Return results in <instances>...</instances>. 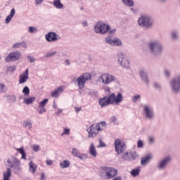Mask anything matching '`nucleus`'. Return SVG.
I'll use <instances>...</instances> for the list:
<instances>
[{
	"mask_svg": "<svg viewBox=\"0 0 180 180\" xmlns=\"http://www.w3.org/2000/svg\"><path fill=\"white\" fill-rule=\"evenodd\" d=\"M7 165L8 167L3 172L2 180H11V176H12V169L14 174H16L17 175H19L22 172V163L20 160L16 158V157L12 156L8 158L7 160Z\"/></svg>",
	"mask_w": 180,
	"mask_h": 180,
	"instance_id": "nucleus-1",
	"label": "nucleus"
},
{
	"mask_svg": "<svg viewBox=\"0 0 180 180\" xmlns=\"http://www.w3.org/2000/svg\"><path fill=\"white\" fill-rule=\"evenodd\" d=\"M148 47L154 57H160L164 51V45H162V42L158 39H153L149 41Z\"/></svg>",
	"mask_w": 180,
	"mask_h": 180,
	"instance_id": "nucleus-2",
	"label": "nucleus"
},
{
	"mask_svg": "<svg viewBox=\"0 0 180 180\" xmlns=\"http://www.w3.org/2000/svg\"><path fill=\"white\" fill-rule=\"evenodd\" d=\"M138 25L143 29H153L154 20L150 15L142 14L137 20Z\"/></svg>",
	"mask_w": 180,
	"mask_h": 180,
	"instance_id": "nucleus-3",
	"label": "nucleus"
},
{
	"mask_svg": "<svg viewBox=\"0 0 180 180\" xmlns=\"http://www.w3.org/2000/svg\"><path fill=\"white\" fill-rule=\"evenodd\" d=\"M91 79H92V75H91V73H84L77 79H74L75 85H77L79 89H84V88H85V84H86L88 81H91Z\"/></svg>",
	"mask_w": 180,
	"mask_h": 180,
	"instance_id": "nucleus-4",
	"label": "nucleus"
},
{
	"mask_svg": "<svg viewBox=\"0 0 180 180\" xmlns=\"http://www.w3.org/2000/svg\"><path fill=\"white\" fill-rule=\"evenodd\" d=\"M94 30L97 34H106L110 30V25L107 22L98 21L94 25Z\"/></svg>",
	"mask_w": 180,
	"mask_h": 180,
	"instance_id": "nucleus-5",
	"label": "nucleus"
},
{
	"mask_svg": "<svg viewBox=\"0 0 180 180\" xmlns=\"http://www.w3.org/2000/svg\"><path fill=\"white\" fill-rule=\"evenodd\" d=\"M115 81H116V76L108 72L101 74L97 79L98 82H101L104 85H109Z\"/></svg>",
	"mask_w": 180,
	"mask_h": 180,
	"instance_id": "nucleus-6",
	"label": "nucleus"
},
{
	"mask_svg": "<svg viewBox=\"0 0 180 180\" xmlns=\"http://www.w3.org/2000/svg\"><path fill=\"white\" fill-rule=\"evenodd\" d=\"M143 112L145 119L147 120H154L155 119V112L153 106L145 104L143 105Z\"/></svg>",
	"mask_w": 180,
	"mask_h": 180,
	"instance_id": "nucleus-7",
	"label": "nucleus"
},
{
	"mask_svg": "<svg viewBox=\"0 0 180 180\" xmlns=\"http://www.w3.org/2000/svg\"><path fill=\"white\" fill-rule=\"evenodd\" d=\"M171 156L167 155L162 158L157 164V169L158 171H165L167 168H168V165H169V162H171Z\"/></svg>",
	"mask_w": 180,
	"mask_h": 180,
	"instance_id": "nucleus-8",
	"label": "nucleus"
},
{
	"mask_svg": "<svg viewBox=\"0 0 180 180\" xmlns=\"http://www.w3.org/2000/svg\"><path fill=\"white\" fill-rule=\"evenodd\" d=\"M105 42L106 44L112 46V47H122V46H123L122 39L117 37L113 38L110 35H108L105 38Z\"/></svg>",
	"mask_w": 180,
	"mask_h": 180,
	"instance_id": "nucleus-9",
	"label": "nucleus"
},
{
	"mask_svg": "<svg viewBox=\"0 0 180 180\" xmlns=\"http://www.w3.org/2000/svg\"><path fill=\"white\" fill-rule=\"evenodd\" d=\"M169 86L174 94H179L180 92V73L176 77L172 79L169 82Z\"/></svg>",
	"mask_w": 180,
	"mask_h": 180,
	"instance_id": "nucleus-10",
	"label": "nucleus"
},
{
	"mask_svg": "<svg viewBox=\"0 0 180 180\" xmlns=\"http://www.w3.org/2000/svg\"><path fill=\"white\" fill-rule=\"evenodd\" d=\"M87 130L89 131L88 137L89 139H94V137H96V135H98L100 131L103 130V127H101V124L96 123L93 124L90 127V129H87Z\"/></svg>",
	"mask_w": 180,
	"mask_h": 180,
	"instance_id": "nucleus-11",
	"label": "nucleus"
},
{
	"mask_svg": "<svg viewBox=\"0 0 180 180\" xmlns=\"http://www.w3.org/2000/svg\"><path fill=\"white\" fill-rule=\"evenodd\" d=\"M114 147L115 149V153H117L118 155L122 154V153L126 151V143H124V141L122 139H115L114 142Z\"/></svg>",
	"mask_w": 180,
	"mask_h": 180,
	"instance_id": "nucleus-12",
	"label": "nucleus"
},
{
	"mask_svg": "<svg viewBox=\"0 0 180 180\" xmlns=\"http://www.w3.org/2000/svg\"><path fill=\"white\" fill-rule=\"evenodd\" d=\"M117 58L118 64H120L123 68H126L127 70H129V68H130V62L123 53L119 52L117 54Z\"/></svg>",
	"mask_w": 180,
	"mask_h": 180,
	"instance_id": "nucleus-13",
	"label": "nucleus"
},
{
	"mask_svg": "<svg viewBox=\"0 0 180 180\" xmlns=\"http://www.w3.org/2000/svg\"><path fill=\"white\" fill-rule=\"evenodd\" d=\"M101 170L105 174L108 179H112V178H115L117 175V170L113 167L103 166L101 167Z\"/></svg>",
	"mask_w": 180,
	"mask_h": 180,
	"instance_id": "nucleus-14",
	"label": "nucleus"
},
{
	"mask_svg": "<svg viewBox=\"0 0 180 180\" xmlns=\"http://www.w3.org/2000/svg\"><path fill=\"white\" fill-rule=\"evenodd\" d=\"M110 99L111 101V105L119 106V105L123 102V94L118 93L115 95V93H112L110 95Z\"/></svg>",
	"mask_w": 180,
	"mask_h": 180,
	"instance_id": "nucleus-15",
	"label": "nucleus"
},
{
	"mask_svg": "<svg viewBox=\"0 0 180 180\" xmlns=\"http://www.w3.org/2000/svg\"><path fill=\"white\" fill-rule=\"evenodd\" d=\"M22 58V52L19 51L11 52L6 57V63H11L12 61H18Z\"/></svg>",
	"mask_w": 180,
	"mask_h": 180,
	"instance_id": "nucleus-16",
	"label": "nucleus"
},
{
	"mask_svg": "<svg viewBox=\"0 0 180 180\" xmlns=\"http://www.w3.org/2000/svg\"><path fill=\"white\" fill-rule=\"evenodd\" d=\"M45 39L48 43H51L53 41H58V40H61V37L54 32H49L45 34Z\"/></svg>",
	"mask_w": 180,
	"mask_h": 180,
	"instance_id": "nucleus-17",
	"label": "nucleus"
},
{
	"mask_svg": "<svg viewBox=\"0 0 180 180\" xmlns=\"http://www.w3.org/2000/svg\"><path fill=\"white\" fill-rule=\"evenodd\" d=\"M72 155L73 157H76V158H79V160H86V158H88V155L81 153L77 148H73L72 149Z\"/></svg>",
	"mask_w": 180,
	"mask_h": 180,
	"instance_id": "nucleus-18",
	"label": "nucleus"
},
{
	"mask_svg": "<svg viewBox=\"0 0 180 180\" xmlns=\"http://www.w3.org/2000/svg\"><path fill=\"white\" fill-rule=\"evenodd\" d=\"M98 104L101 108H106V106H109V105H112V102L110 101V96H105L98 100Z\"/></svg>",
	"mask_w": 180,
	"mask_h": 180,
	"instance_id": "nucleus-19",
	"label": "nucleus"
},
{
	"mask_svg": "<svg viewBox=\"0 0 180 180\" xmlns=\"http://www.w3.org/2000/svg\"><path fill=\"white\" fill-rule=\"evenodd\" d=\"M64 89H65V87L64 86H60L56 89H55L51 93V96L52 98H60V95L64 92Z\"/></svg>",
	"mask_w": 180,
	"mask_h": 180,
	"instance_id": "nucleus-20",
	"label": "nucleus"
},
{
	"mask_svg": "<svg viewBox=\"0 0 180 180\" xmlns=\"http://www.w3.org/2000/svg\"><path fill=\"white\" fill-rule=\"evenodd\" d=\"M139 76H140V78H141L142 82L146 84V85H149L150 79L148 78V75H147V72H146V70H144L143 69L140 70H139Z\"/></svg>",
	"mask_w": 180,
	"mask_h": 180,
	"instance_id": "nucleus-21",
	"label": "nucleus"
},
{
	"mask_svg": "<svg viewBox=\"0 0 180 180\" xmlns=\"http://www.w3.org/2000/svg\"><path fill=\"white\" fill-rule=\"evenodd\" d=\"M27 79H29V69H26L25 71L20 75L19 76V84H25L27 82Z\"/></svg>",
	"mask_w": 180,
	"mask_h": 180,
	"instance_id": "nucleus-22",
	"label": "nucleus"
},
{
	"mask_svg": "<svg viewBox=\"0 0 180 180\" xmlns=\"http://www.w3.org/2000/svg\"><path fill=\"white\" fill-rule=\"evenodd\" d=\"M16 15V10L15 8H13L10 12V14L6 18L5 23L6 25H9L11 23V20L13 19V17Z\"/></svg>",
	"mask_w": 180,
	"mask_h": 180,
	"instance_id": "nucleus-23",
	"label": "nucleus"
},
{
	"mask_svg": "<svg viewBox=\"0 0 180 180\" xmlns=\"http://www.w3.org/2000/svg\"><path fill=\"white\" fill-rule=\"evenodd\" d=\"M28 167V171L30 174H36V171H37V165L34 164L33 161H30Z\"/></svg>",
	"mask_w": 180,
	"mask_h": 180,
	"instance_id": "nucleus-24",
	"label": "nucleus"
},
{
	"mask_svg": "<svg viewBox=\"0 0 180 180\" xmlns=\"http://www.w3.org/2000/svg\"><path fill=\"white\" fill-rule=\"evenodd\" d=\"M151 160H153V154L148 155L147 156L141 158V165H147V164H148Z\"/></svg>",
	"mask_w": 180,
	"mask_h": 180,
	"instance_id": "nucleus-25",
	"label": "nucleus"
},
{
	"mask_svg": "<svg viewBox=\"0 0 180 180\" xmlns=\"http://www.w3.org/2000/svg\"><path fill=\"white\" fill-rule=\"evenodd\" d=\"M89 153L92 157H96L98 155V152L96 151V148L94 143H91L89 147Z\"/></svg>",
	"mask_w": 180,
	"mask_h": 180,
	"instance_id": "nucleus-26",
	"label": "nucleus"
},
{
	"mask_svg": "<svg viewBox=\"0 0 180 180\" xmlns=\"http://www.w3.org/2000/svg\"><path fill=\"white\" fill-rule=\"evenodd\" d=\"M20 47H22V49H27V44H26L25 41H20L12 45V49H20Z\"/></svg>",
	"mask_w": 180,
	"mask_h": 180,
	"instance_id": "nucleus-27",
	"label": "nucleus"
},
{
	"mask_svg": "<svg viewBox=\"0 0 180 180\" xmlns=\"http://www.w3.org/2000/svg\"><path fill=\"white\" fill-rule=\"evenodd\" d=\"M22 126L25 129H27L28 130H32L33 127V124H32V121L30 120H24L22 122Z\"/></svg>",
	"mask_w": 180,
	"mask_h": 180,
	"instance_id": "nucleus-28",
	"label": "nucleus"
},
{
	"mask_svg": "<svg viewBox=\"0 0 180 180\" xmlns=\"http://www.w3.org/2000/svg\"><path fill=\"white\" fill-rule=\"evenodd\" d=\"M53 5L56 9H64V4L61 3V0H54Z\"/></svg>",
	"mask_w": 180,
	"mask_h": 180,
	"instance_id": "nucleus-29",
	"label": "nucleus"
},
{
	"mask_svg": "<svg viewBox=\"0 0 180 180\" xmlns=\"http://www.w3.org/2000/svg\"><path fill=\"white\" fill-rule=\"evenodd\" d=\"M140 171H141V169L140 167H138L136 169H133L130 172V174L132 176H134V178H136V176H139V175H140Z\"/></svg>",
	"mask_w": 180,
	"mask_h": 180,
	"instance_id": "nucleus-30",
	"label": "nucleus"
},
{
	"mask_svg": "<svg viewBox=\"0 0 180 180\" xmlns=\"http://www.w3.org/2000/svg\"><path fill=\"white\" fill-rule=\"evenodd\" d=\"M36 101V97L24 98L23 102L25 105H32Z\"/></svg>",
	"mask_w": 180,
	"mask_h": 180,
	"instance_id": "nucleus-31",
	"label": "nucleus"
},
{
	"mask_svg": "<svg viewBox=\"0 0 180 180\" xmlns=\"http://www.w3.org/2000/svg\"><path fill=\"white\" fill-rule=\"evenodd\" d=\"M16 151H18L20 154H21V160H26V153L25 152V148L23 147L20 148H15Z\"/></svg>",
	"mask_w": 180,
	"mask_h": 180,
	"instance_id": "nucleus-32",
	"label": "nucleus"
},
{
	"mask_svg": "<svg viewBox=\"0 0 180 180\" xmlns=\"http://www.w3.org/2000/svg\"><path fill=\"white\" fill-rule=\"evenodd\" d=\"M122 4L125 5V6H128V8H133L134 6V1L133 0H121Z\"/></svg>",
	"mask_w": 180,
	"mask_h": 180,
	"instance_id": "nucleus-33",
	"label": "nucleus"
},
{
	"mask_svg": "<svg viewBox=\"0 0 180 180\" xmlns=\"http://www.w3.org/2000/svg\"><path fill=\"white\" fill-rule=\"evenodd\" d=\"M163 75L165 78H170L171 77V70L165 68L163 70Z\"/></svg>",
	"mask_w": 180,
	"mask_h": 180,
	"instance_id": "nucleus-34",
	"label": "nucleus"
},
{
	"mask_svg": "<svg viewBox=\"0 0 180 180\" xmlns=\"http://www.w3.org/2000/svg\"><path fill=\"white\" fill-rule=\"evenodd\" d=\"M122 160H124V161H130L131 160V158H130V153H125L122 155Z\"/></svg>",
	"mask_w": 180,
	"mask_h": 180,
	"instance_id": "nucleus-35",
	"label": "nucleus"
},
{
	"mask_svg": "<svg viewBox=\"0 0 180 180\" xmlns=\"http://www.w3.org/2000/svg\"><path fill=\"white\" fill-rule=\"evenodd\" d=\"M49 103V98H45L39 103L38 108H46V105Z\"/></svg>",
	"mask_w": 180,
	"mask_h": 180,
	"instance_id": "nucleus-36",
	"label": "nucleus"
},
{
	"mask_svg": "<svg viewBox=\"0 0 180 180\" xmlns=\"http://www.w3.org/2000/svg\"><path fill=\"white\" fill-rule=\"evenodd\" d=\"M60 165L62 168H68L70 167V161L69 160H63L60 163Z\"/></svg>",
	"mask_w": 180,
	"mask_h": 180,
	"instance_id": "nucleus-37",
	"label": "nucleus"
},
{
	"mask_svg": "<svg viewBox=\"0 0 180 180\" xmlns=\"http://www.w3.org/2000/svg\"><path fill=\"white\" fill-rule=\"evenodd\" d=\"M56 54H57V51H51L47 52L45 54V57L46 58H50V57H54V56H56Z\"/></svg>",
	"mask_w": 180,
	"mask_h": 180,
	"instance_id": "nucleus-38",
	"label": "nucleus"
},
{
	"mask_svg": "<svg viewBox=\"0 0 180 180\" xmlns=\"http://www.w3.org/2000/svg\"><path fill=\"white\" fill-rule=\"evenodd\" d=\"M22 94H24L25 96H29V94H30V89H29V86H25L23 88Z\"/></svg>",
	"mask_w": 180,
	"mask_h": 180,
	"instance_id": "nucleus-39",
	"label": "nucleus"
},
{
	"mask_svg": "<svg viewBox=\"0 0 180 180\" xmlns=\"http://www.w3.org/2000/svg\"><path fill=\"white\" fill-rule=\"evenodd\" d=\"M38 30L36 27H33V26H30L28 27V32L31 33V34H34V33H37Z\"/></svg>",
	"mask_w": 180,
	"mask_h": 180,
	"instance_id": "nucleus-40",
	"label": "nucleus"
},
{
	"mask_svg": "<svg viewBox=\"0 0 180 180\" xmlns=\"http://www.w3.org/2000/svg\"><path fill=\"white\" fill-rule=\"evenodd\" d=\"M8 91V87L4 84H0V94H5Z\"/></svg>",
	"mask_w": 180,
	"mask_h": 180,
	"instance_id": "nucleus-41",
	"label": "nucleus"
},
{
	"mask_svg": "<svg viewBox=\"0 0 180 180\" xmlns=\"http://www.w3.org/2000/svg\"><path fill=\"white\" fill-rule=\"evenodd\" d=\"M141 99V96H140V94H136L132 97L131 101L133 103H136L137 101H140Z\"/></svg>",
	"mask_w": 180,
	"mask_h": 180,
	"instance_id": "nucleus-42",
	"label": "nucleus"
},
{
	"mask_svg": "<svg viewBox=\"0 0 180 180\" xmlns=\"http://www.w3.org/2000/svg\"><path fill=\"white\" fill-rule=\"evenodd\" d=\"M153 88L156 89L157 91H161L162 86H161V84L158 82H155L153 84Z\"/></svg>",
	"mask_w": 180,
	"mask_h": 180,
	"instance_id": "nucleus-43",
	"label": "nucleus"
},
{
	"mask_svg": "<svg viewBox=\"0 0 180 180\" xmlns=\"http://www.w3.org/2000/svg\"><path fill=\"white\" fill-rule=\"evenodd\" d=\"M129 157H130L131 160H136V158H137V157H139V155L136 152H130Z\"/></svg>",
	"mask_w": 180,
	"mask_h": 180,
	"instance_id": "nucleus-44",
	"label": "nucleus"
},
{
	"mask_svg": "<svg viewBox=\"0 0 180 180\" xmlns=\"http://www.w3.org/2000/svg\"><path fill=\"white\" fill-rule=\"evenodd\" d=\"M61 136H70V129L64 127Z\"/></svg>",
	"mask_w": 180,
	"mask_h": 180,
	"instance_id": "nucleus-45",
	"label": "nucleus"
},
{
	"mask_svg": "<svg viewBox=\"0 0 180 180\" xmlns=\"http://www.w3.org/2000/svg\"><path fill=\"white\" fill-rule=\"evenodd\" d=\"M148 140L149 141V144L153 145L154 143H155V137L153 136H150L148 138Z\"/></svg>",
	"mask_w": 180,
	"mask_h": 180,
	"instance_id": "nucleus-46",
	"label": "nucleus"
},
{
	"mask_svg": "<svg viewBox=\"0 0 180 180\" xmlns=\"http://www.w3.org/2000/svg\"><path fill=\"white\" fill-rule=\"evenodd\" d=\"M39 108V110H38V113L39 115H43V113L46 112V107H38Z\"/></svg>",
	"mask_w": 180,
	"mask_h": 180,
	"instance_id": "nucleus-47",
	"label": "nucleus"
},
{
	"mask_svg": "<svg viewBox=\"0 0 180 180\" xmlns=\"http://www.w3.org/2000/svg\"><path fill=\"white\" fill-rule=\"evenodd\" d=\"M178 36H179V34L177 31H173L172 32V37L174 39V40H176V39H178Z\"/></svg>",
	"mask_w": 180,
	"mask_h": 180,
	"instance_id": "nucleus-48",
	"label": "nucleus"
},
{
	"mask_svg": "<svg viewBox=\"0 0 180 180\" xmlns=\"http://www.w3.org/2000/svg\"><path fill=\"white\" fill-rule=\"evenodd\" d=\"M16 70V66L15 65H11L7 68V71L8 72H13Z\"/></svg>",
	"mask_w": 180,
	"mask_h": 180,
	"instance_id": "nucleus-49",
	"label": "nucleus"
},
{
	"mask_svg": "<svg viewBox=\"0 0 180 180\" xmlns=\"http://www.w3.org/2000/svg\"><path fill=\"white\" fill-rule=\"evenodd\" d=\"M143 146H144V143H143V141L139 140L137 142L138 148H143Z\"/></svg>",
	"mask_w": 180,
	"mask_h": 180,
	"instance_id": "nucleus-50",
	"label": "nucleus"
},
{
	"mask_svg": "<svg viewBox=\"0 0 180 180\" xmlns=\"http://www.w3.org/2000/svg\"><path fill=\"white\" fill-rule=\"evenodd\" d=\"M32 148L35 153H37V151H40V146L39 145H33Z\"/></svg>",
	"mask_w": 180,
	"mask_h": 180,
	"instance_id": "nucleus-51",
	"label": "nucleus"
},
{
	"mask_svg": "<svg viewBox=\"0 0 180 180\" xmlns=\"http://www.w3.org/2000/svg\"><path fill=\"white\" fill-rule=\"evenodd\" d=\"M103 91H105V92H106L107 94H110V87L108 86H104L103 87Z\"/></svg>",
	"mask_w": 180,
	"mask_h": 180,
	"instance_id": "nucleus-52",
	"label": "nucleus"
},
{
	"mask_svg": "<svg viewBox=\"0 0 180 180\" xmlns=\"http://www.w3.org/2000/svg\"><path fill=\"white\" fill-rule=\"evenodd\" d=\"M130 11L134 13V15H137V13H139V10L133 7H130Z\"/></svg>",
	"mask_w": 180,
	"mask_h": 180,
	"instance_id": "nucleus-53",
	"label": "nucleus"
},
{
	"mask_svg": "<svg viewBox=\"0 0 180 180\" xmlns=\"http://www.w3.org/2000/svg\"><path fill=\"white\" fill-rule=\"evenodd\" d=\"M98 124H100L101 127L103 128V130L106 127V126H108V124H106V122L105 121L101 122Z\"/></svg>",
	"mask_w": 180,
	"mask_h": 180,
	"instance_id": "nucleus-54",
	"label": "nucleus"
},
{
	"mask_svg": "<svg viewBox=\"0 0 180 180\" xmlns=\"http://www.w3.org/2000/svg\"><path fill=\"white\" fill-rule=\"evenodd\" d=\"M109 34H115L116 33V28H113L111 30L110 26V30L108 31Z\"/></svg>",
	"mask_w": 180,
	"mask_h": 180,
	"instance_id": "nucleus-55",
	"label": "nucleus"
},
{
	"mask_svg": "<svg viewBox=\"0 0 180 180\" xmlns=\"http://www.w3.org/2000/svg\"><path fill=\"white\" fill-rule=\"evenodd\" d=\"M105 143H103V141H102V140H99V145L98 146V148H101V147H105Z\"/></svg>",
	"mask_w": 180,
	"mask_h": 180,
	"instance_id": "nucleus-56",
	"label": "nucleus"
},
{
	"mask_svg": "<svg viewBox=\"0 0 180 180\" xmlns=\"http://www.w3.org/2000/svg\"><path fill=\"white\" fill-rule=\"evenodd\" d=\"M44 2V0H35V5H41Z\"/></svg>",
	"mask_w": 180,
	"mask_h": 180,
	"instance_id": "nucleus-57",
	"label": "nucleus"
},
{
	"mask_svg": "<svg viewBox=\"0 0 180 180\" xmlns=\"http://www.w3.org/2000/svg\"><path fill=\"white\" fill-rule=\"evenodd\" d=\"M27 58H29L30 63H34V61H35L34 57H33V56H28Z\"/></svg>",
	"mask_w": 180,
	"mask_h": 180,
	"instance_id": "nucleus-58",
	"label": "nucleus"
},
{
	"mask_svg": "<svg viewBox=\"0 0 180 180\" xmlns=\"http://www.w3.org/2000/svg\"><path fill=\"white\" fill-rule=\"evenodd\" d=\"M61 113H63V109L58 108V111L56 112V115H57V116H60V115H61Z\"/></svg>",
	"mask_w": 180,
	"mask_h": 180,
	"instance_id": "nucleus-59",
	"label": "nucleus"
},
{
	"mask_svg": "<svg viewBox=\"0 0 180 180\" xmlns=\"http://www.w3.org/2000/svg\"><path fill=\"white\" fill-rule=\"evenodd\" d=\"M46 162L49 167H50L51 165H53V161L51 160H46Z\"/></svg>",
	"mask_w": 180,
	"mask_h": 180,
	"instance_id": "nucleus-60",
	"label": "nucleus"
},
{
	"mask_svg": "<svg viewBox=\"0 0 180 180\" xmlns=\"http://www.w3.org/2000/svg\"><path fill=\"white\" fill-rule=\"evenodd\" d=\"M41 180H46V174H44V173H41Z\"/></svg>",
	"mask_w": 180,
	"mask_h": 180,
	"instance_id": "nucleus-61",
	"label": "nucleus"
},
{
	"mask_svg": "<svg viewBox=\"0 0 180 180\" xmlns=\"http://www.w3.org/2000/svg\"><path fill=\"white\" fill-rule=\"evenodd\" d=\"M82 25L83 27H86V26H88V22L86 21H82Z\"/></svg>",
	"mask_w": 180,
	"mask_h": 180,
	"instance_id": "nucleus-62",
	"label": "nucleus"
},
{
	"mask_svg": "<svg viewBox=\"0 0 180 180\" xmlns=\"http://www.w3.org/2000/svg\"><path fill=\"white\" fill-rule=\"evenodd\" d=\"M75 109L77 113H79V112H81V110H82L81 107H79V108L75 107Z\"/></svg>",
	"mask_w": 180,
	"mask_h": 180,
	"instance_id": "nucleus-63",
	"label": "nucleus"
},
{
	"mask_svg": "<svg viewBox=\"0 0 180 180\" xmlns=\"http://www.w3.org/2000/svg\"><path fill=\"white\" fill-rule=\"evenodd\" d=\"M89 95H91V96H95V95H96V93H95V91H90L89 93Z\"/></svg>",
	"mask_w": 180,
	"mask_h": 180,
	"instance_id": "nucleus-64",
	"label": "nucleus"
}]
</instances>
